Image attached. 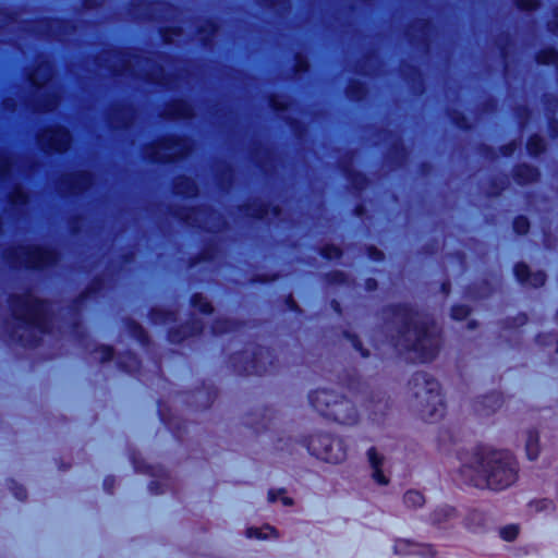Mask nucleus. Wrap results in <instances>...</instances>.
I'll return each mask as SVG.
<instances>
[{"mask_svg": "<svg viewBox=\"0 0 558 558\" xmlns=\"http://www.w3.org/2000/svg\"><path fill=\"white\" fill-rule=\"evenodd\" d=\"M462 473L477 487L505 489L517 480L518 468L513 457L507 451L485 449L474 456Z\"/></svg>", "mask_w": 558, "mask_h": 558, "instance_id": "1", "label": "nucleus"}, {"mask_svg": "<svg viewBox=\"0 0 558 558\" xmlns=\"http://www.w3.org/2000/svg\"><path fill=\"white\" fill-rule=\"evenodd\" d=\"M402 341L405 349L417 353V359L421 362L432 360L438 350V338L434 328L417 319L411 320L402 335Z\"/></svg>", "mask_w": 558, "mask_h": 558, "instance_id": "2", "label": "nucleus"}, {"mask_svg": "<svg viewBox=\"0 0 558 558\" xmlns=\"http://www.w3.org/2000/svg\"><path fill=\"white\" fill-rule=\"evenodd\" d=\"M310 401L323 415L332 417L341 424H352L356 421V410L353 404L331 391L317 390L310 396Z\"/></svg>", "mask_w": 558, "mask_h": 558, "instance_id": "3", "label": "nucleus"}, {"mask_svg": "<svg viewBox=\"0 0 558 558\" xmlns=\"http://www.w3.org/2000/svg\"><path fill=\"white\" fill-rule=\"evenodd\" d=\"M310 449L319 459L330 463H339L347 457L343 440L330 436H322L310 441Z\"/></svg>", "mask_w": 558, "mask_h": 558, "instance_id": "4", "label": "nucleus"}, {"mask_svg": "<svg viewBox=\"0 0 558 558\" xmlns=\"http://www.w3.org/2000/svg\"><path fill=\"white\" fill-rule=\"evenodd\" d=\"M15 315L19 319L31 326H39L45 312V305L27 294L17 300L15 305Z\"/></svg>", "mask_w": 558, "mask_h": 558, "instance_id": "5", "label": "nucleus"}, {"mask_svg": "<svg viewBox=\"0 0 558 558\" xmlns=\"http://www.w3.org/2000/svg\"><path fill=\"white\" fill-rule=\"evenodd\" d=\"M427 384V402L428 407L432 405L433 410L428 412L430 418L441 416L444 412V398L440 393L438 384L434 380H426Z\"/></svg>", "mask_w": 558, "mask_h": 558, "instance_id": "6", "label": "nucleus"}, {"mask_svg": "<svg viewBox=\"0 0 558 558\" xmlns=\"http://www.w3.org/2000/svg\"><path fill=\"white\" fill-rule=\"evenodd\" d=\"M367 458L372 468V476L374 481L379 485L388 484L389 480L383 471V466L385 464L384 456L377 452L375 448H372L367 452Z\"/></svg>", "mask_w": 558, "mask_h": 558, "instance_id": "7", "label": "nucleus"}, {"mask_svg": "<svg viewBox=\"0 0 558 558\" xmlns=\"http://www.w3.org/2000/svg\"><path fill=\"white\" fill-rule=\"evenodd\" d=\"M514 274L519 281L533 287H539L545 283V275L543 272L531 274L529 267L524 264H518L514 268Z\"/></svg>", "mask_w": 558, "mask_h": 558, "instance_id": "8", "label": "nucleus"}, {"mask_svg": "<svg viewBox=\"0 0 558 558\" xmlns=\"http://www.w3.org/2000/svg\"><path fill=\"white\" fill-rule=\"evenodd\" d=\"M395 551L397 554H425L430 553L432 549L429 547L421 546L418 544L410 543L405 539H399L395 544Z\"/></svg>", "mask_w": 558, "mask_h": 558, "instance_id": "9", "label": "nucleus"}, {"mask_svg": "<svg viewBox=\"0 0 558 558\" xmlns=\"http://www.w3.org/2000/svg\"><path fill=\"white\" fill-rule=\"evenodd\" d=\"M49 142L51 149L62 151L68 147L70 143V136L63 130L51 131L49 132Z\"/></svg>", "mask_w": 558, "mask_h": 558, "instance_id": "10", "label": "nucleus"}, {"mask_svg": "<svg viewBox=\"0 0 558 558\" xmlns=\"http://www.w3.org/2000/svg\"><path fill=\"white\" fill-rule=\"evenodd\" d=\"M525 450H526V456L530 460H534L537 458L538 452H539V447H538V436L536 433L530 432L527 434L526 441H525Z\"/></svg>", "mask_w": 558, "mask_h": 558, "instance_id": "11", "label": "nucleus"}, {"mask_svg": "<svg viewBox=\"0 0 558 558\" xmlns=\"http://www.w3.org/2000/svg\"><path fill=\"white\" fill-rule=\"evenodd\" d=\"M275 532L276 531L271 526L266 525L262 529L250 527L247 530L246 534H247V537H250V538L267 539L271 535H274Z\"/></svg>", "mask_w": 558, "mask_h": 558, "instance_id": "12", "label": "nucleus"}, {"mask_svg": "<svg viewBox=\"0 0 558 558\" xmlns=\"http://www.w3.org/2000/svg\"><path fill=\"white\" fill-rule=\"evenodd\" d=\"M404 502L410 507H420L424 504V497L420 492L410 490L404 495Z\"/></svg>", "mask_w": 558, "mask_h": 558, "instance_id": "13", "label": "nucleus"}, {"mask_svg": "<svg viewBox=\"0 0 558 558\" xmlns=\"http://www.w3.org/2000/svg\"><path fill=\"white\" fill-rule=\"evenodd\" d=\"M519 534V526L515 524L506 525L500 529L499 535L504 541L512 542Z\"/></svg>", "mask_w": 558, "mask_h": 558, "instance_id": "14", "label": "nucleus"}, {"mask_svg": "<svg viewBox=\"0 0 558 558\" xmlns=\"http://www.w3.org/2000/svg\"><path fill=\"white\" fill-rule=\"evenodd\" d=\"M527 147L531 154L537 155L544 149V144L542 138L535 136L530 140Z\"/></svg>", "mask_w": 558, "mask_h": 558, "instance_id": "15", "label": "nucleus"}, {"mask_svg": "<svg viewBox=\"0 0 558 558\" xmlns=\"http://www.w3.org/2000/svg\"><path fill=\"white\" fill-rule=\"evenodd\" d=\"M513 227L517 233L524 234L529 231L530 225L526 218L519 217L514 220Z\"/></svg>", "mask_w": 558, "mask_h": 558, "instance_id": "16", "label": "nucleus"}, {"mask_svg": "<svg viewBox=\"0 0 558 558\" xmlns=\"http://www.w3.org/2000/svg\"><path fill=\"white\" fill-rule=\"evenodd\" d=\"M194 304L203 313H210L213 311V307H211L210 303H208L206 300H204L201 296H195L194 298Z\"/></svg>", "mask_w": 558, "mask_h": 558, "instance_id": "17", "label": "nucleus"}, {"mask_svg": "<svg viewBox=\"0 0 558 558\" xmlns=\"http://www.w3.org/2000/svg\"><path fill=\"white\" fill-rule=\"evenodd\" d=\"M469 314V308L465 306H457L452 308V317L454 319H463Z\"/></svg>", "mask_w": 558, "mask_h": 558, "instance_id": "18", "label": "nucleus"}, {"mask_svg": "<svg viewBox=\"0 0 558 558\" xmlns=\"http://www.w3.org/2000/svg\"><path fill=\"white\" fill-rule=\"evenodd\" d=\"M277 495H282V492L281 490L277 492V493L269 492V494H268L269 501H276L278 498Z\"/></svg>", "mask_w": 558, "mask_h": 558, "instance_id": "19", "label": "nucleus"}, {"mask_svg": "<svg viewBox=\"0 0 558 558\" xmlns=\"http://www.w3.org/2000/svg\"><path fill=\"white\" fill-rule=\"evenodd\" d=\"M280 500L282 501V504H283L284 506H290V505H292V500H291V498H289V497H287V496H281Z\"/></svg>", "mask_w": 558, "mask_h": 558, "instance_id": "20", "label": "nucleus"}, {"mask_svg": "<svg viewBox=\"0 0 558 558\" xmlns=\"http://www.w3.org/2000/svg\"><path fill=\"white\" fill-rule=\"evenodd\" d=\"M522 8L525 10H531L534 8V3L532 1H529L527 3H522Z\"/></svg>", "mask_w": 558, "mask_h": 558, "instance_id": "21", "label": "nucleus"}, {"mask_svg": "<svg viewBox=\"0 0 558 558\" xmlns=\"http://www.w3.org/2000/svg\"><path fill=\"white\" fill-rule=\"evenodd\" d=\"M112 356V351L110 349H106L104 360H109Z\"/></svg>", "mask_w": 558, "mask_h": 558, "instance_id": "22", "label": "nucleus"}, {"mask_svg": "<svg viewBox=\"0 0 558 558\" xmlns=\"http://www.w3.org/2000/svg\"><path fill=\"white\" fill-rule=\"evenodd\" d=\"M23 496H24V493H21L20 495H17V498H19V499H22V498H23Z\"/></svg>", "mask_w": 558, "mask_h": 558, "instance_id": "23", "label": "nucleus"}, {"mask_svg": "<svg viewBox=\"0 0 558 558\" xmlns=\"http://www.w3.org/2000/svg\"><path fill=\"white\" fill-rule=\"evenodd\" d=\"M335 255H339V251L335 248Z\"/></svg>", "mask_w": 558, "mask_h": 558, "instance_id": "24", "label": "nucleus"}]
</instances>
